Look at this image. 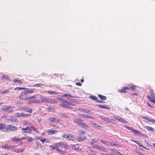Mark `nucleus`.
I'll list each match as a JSON object with an SVG mask.
<instances>
[{"label": "nucleus", "mask_w": 155, "mask_h": 155, "mask_svg": "<svg viewBox=\"0 0 155 155\" xmlns=\"http://www.w3.org/2000/svg\"><path fill=\"white\" fill-rule=\"evenodd\" d=\"M59 101L61 102L60 104V106L64 108L70 107V106L71 105V104L67 101L65 100L63 98H59L58 99Z\"/></svg>", "instance_id": "obj_1"}, {"label": "nucleus", "mask_w": 155, "mask_h": 155, "mask_svg": "<svg viewBox=\"0 0 155 155\" xmlns=\"http://www.w3.org/2000/svg\"><path fill=\"white\" fill-rule=\"evenodd\" d=\"M14 108V107L12 106L5 105L2 107V109L5 112L11 113L13 112L12 109Z\"/></svg>", "instance_id": "obj_2"}, {"label": "nucleus", "mask_w": 155, "mask_h": 155, "mask_svg": "<svg viewBox=\"0 0 155 155\" xmlns=\"http://www.w3.org/2000/svg\"><path fill=\"white\" fill-rule=\"evenodd\" d=\"M17 127L15 126L11 125H8L5 127V130H3V131H15L17 130Z\"/></svg>", "instance_id": "obj_3"}, {"label": "nucleus", "mask_w": 155, "mask_h": 155, "mask_svg": "<svg viewBox=\"0 0 155 155\" xmlns=\"http://www.w3.org/2000/svg\"><path fill=\"white\" fill-rule=\"evenodd\" d=\"M63 138H65L68 140H71L73 141L74 140V137L72 135L68 134H64L62 136Z\"/></svg>", "instance_id": "obj_4"}, {"label": "nucleus", "mask_w": 155, "mask_h": 155, "mask_svg": "<svg viewBox=\"0 0 155 155\" xmlns=\"http://www.w3.org/2000/svg\"><path fill=\"white\" fill-rule=\"evenodd\" d=\"M114 119L118 120L119 122L124 123H127V120H125L124 119L118 116H115Z\"/></svg>", "instance_id": "obj_5"}, {"label": "nucleus", "mask_w": 155, "mask_h": 155, "mask_svg": "<svg viewBox=\"0 0 155 155\" xmlns=\"http://www.w3.org/2000/svg\"><path fill=\"white\" fill-rule=\"evenodd\" d=\"M39 98L42 100V103H48L50 98H48L46 97H43L42 96H41L39 97Z\"/></svg>", "instance_id": "obj_6"}, {"label": "nucleus", "mask_w": 155, "mask_h": 155, "mask_svg": "<svg viewBox=\"0 0 155 155\" xmlns=\"http://www.w3.org/2000/svg\"><path fill=\"white\" fill-rule=\"evenodd\" d=\"M130 89V87H123L122 89H119L118 90L119 92L120 93H126L127 92V90Z\"/></svg>", "instance_id": "obj_7"}, {"label": "nucleus", "mask_w": 155, "mask_h": 155, "mask_svg": "<svg viewBox=\"0 0 155 155\" xmlns=\"http://www.w3.org/2000/svg\"><path fill=\"white\" fill-rule=\"evenodd\" d=\"M25 90L24 91V94H26L27 93H32L34 92V89H32L25 88Z\"/></svg>", "instance_id": "obj_8"}, {"label": "nucleus", "mask_w": 155, "mask_h": 155, "mask_svg": "<svg viewBox=\"0 0 155 155\" xmlns=\"http://www.w3.org/2000/svg\"><path fill=\"white\" fill-rule=\"evenodd\" d=\"M73 122L78 124L80 126L82 125V123H83V121L80 119H75L73 121Z\"/></svg>", "instance_id": "obj_9"}, {"label": "nucleus", "mask_w": 155, "mask_h": 155, "mask_svg": "<svg viewBox=\"0 0 155 155\" xmlns=\"http://www.w3.org/2000/svg\"><path fill=\"white\" fill-rule=\"evenodd\" d=\"M97 106L99 107L102 108V109H105L107 110H109L110 109V107L105 104H97Z\"/></svg>", "instance_id": "obj_10"}, {"label": "nucleus", "mask_w": 155, "mask_h": 155, "mask_svg": "<svg viewBox=\"0 0 155 155\" xmlns=\"http://www.w3.org/2000/svg\"><path fill=\"white\" fill-rule=\"evenodd\" d=\"M26 137H23L22 138H16V137H14L11 138L12 141H21L23 139H25Z\"/></svg>", "instance_id": "obj_11"}, {"label": "nucleus", "mask_w": 155, "mask_h": 155, "mask_svg": "<svg viewBox=\"0 0 155 155\" xmlns=\"http://www.w3.org/2000/svg\"><path fill=\"white\" fill-rule=\"evenodd\" d=\"M58 131L54 130H47V132L49 134L53 135L56 134Z\"/></svg>", "instance_id": "obj_12"}, {"label": "nucleus", "mask_w": 155, "mask_h": 155, "mask_svg": "<svg viewBox=\"0 0 155 155\" xmlns=\"http://www.w3.org/2000/svg\"><path fill=\"white\" fill-rule=\"evenodd\" d=\"M62 96L64 97H66L69 100H71V101L72 100V99H71V98L70 99V97H76L75 96H73L72 95H71L70 94H65L63 95Z\"/></svg>", "instance_id": "obj_13"}, {"label": "nucleus", "mask_w": 155, "mask_h": 155, "mask_svg": "<svg viewBox=\"0 0 155 155\" xmlns=\"http://www.w3.org/2000/svg\"><path fill=\"white\" fill-rule=\"evenodd\" d=\"M49 120L52 122L58 123L60 122V120L58 119H56L54 118L50 117L49 119Z\"/></svg>", "instance_id": "obj_14"}, {"label": "nucleus", "mask_w": 155, "mask_h": 155, "mask_svg": "<svg viewBox=\"0 0 155 155\" xmlns=\"http://www.w3.org/2000/svg\"><path fill=\"white\" fill-rule=\"evenodd\" d=\"M145 127L147 130L151 131L155 133V130L153 128L149 126H145Z\"/></svg>", "instance_id": "obj_15"}, {"label": "nucleus", "mask_w": 155, "mask_h": 155, "mask_svg": "<svg viewBox=\"0 0 155 155\" xmlns=\"http://www.w3.org/2000/svg\"><path fill=\"white\" fill-rule=\"evenodd\" d=\"M50 95H57L58 94V92L57 91H47L46 92Z\"/></svg>", "instance_id": "obj_16"}, {"label": "nucleus", "mask_w": 155, "mask_h": 155, "mask_svg": "<svg viewBox=\"0 0 155 155\" xmlns=\"http://www.w3.org/2000/svg\"><path fill=\"white\" fill-rule=\"evenodd\" d=\"M27 130L28 133H29L30 134H31V130L30 127H27L25 128H22L21 130Z\"/></svg>", "instance_id": "obj_17"}, {"label": "nucleus", "mask_w": 155, "mask_h": 155, "mask_svg": "<svg viewBox=\"0 0 155 155\" xmlns=\"http://www.w3.org/2000/svg\"><path fill=\"white\" fill-rule=\"evenodd\" d=\"M132 132L134 134H137L139 135H142V133L139 132L138 130L134 129L132 131Z\"/></svg>", "instance_id": "obj_18"}, {"label": "nucleus", "mask_w": 155, "mask_h": 155, "mask_svg": "<svg viewBox=\"0 0 155 155\" xmlns=\"http://www.w3.org/2000/svg\"><path fill=\"white\" fill-rule=\"evenodd\" d=\"M72 148L76 150H80V147L78 144L74 145L73 146Z\"/></svg>", "instance_id": "obj_19"}, {"label": "nucleus", "mask_w": 155, "mask_h": 155, "mask_svg": "<svg viewBox=\"0 0 155 155\" xmlns=\"http://www.w3.org/2000/svg\"><path fill=\"white\" fill-rule=\"evenodd\" d=\"M99 150L101 151L107 152L108 150L103 147L100 146Z\"/></svg>", "instance_id": "obj_20"}, {"label": "nucleus", "mask_w": 155, "mask_h": 155, "mask_svg": "<svg viewBox=\"0 0 155 155\" xmlns=\"http://www.w3.org/2000/svg\"><path fill=\"white\" fill-rule=\"evenodd\" d=\"M100 140L99 138H95L92 140L91 143V145H93L94 143L98 142Z\"/></svg>", "instance_id": "obj_21"}, {"label": "nucleus", "mask_w": 155, "mask_h": 155, "mask_svg": "<svg viewBox=\"0 0 155 155\" xmlns=\"http://www.w3.org/2000/svg\"><path fill=\"white\" fill-rule=\"evenodd\" d=\"M25 148H22L20 149H14L13 151H14L16 153H19L20 152H23V151L24 150Z\"/></svg>", "instance_id": "obj_22"}, {"label": "nucleus", "mask_w": 155, "mask_h": 155, "mask_svg": "<svg viewBox=\"0 0 155 155\" xmlns=\"http://www.w3.org/2000/svg\"><path fill=\"white\" fill-rule=\"evenodd\" d=\"M80 109L81 110V111L86 113H89L91 112V110H87L86 109L81 108Z\"/></svg>", "instance_id": "obj_23"}, {"label": "nucleus", "mask_w": 155, "mask_h": 155, "mask_svg": "<svg viewBox=\"0 0 155 155\" xmlns=\"http://www.w3.org/2000/svg\"><path fill=\"white\" fill-rule=\"evenodd\" d=\"M81 126L83 127L84 128L87 130L89 128V127L86 124L83 122L82 123V125Z\"/></svg>", "instance_id": "obj_24"}, {"label": "nucleus", "mask_w": 155, "mask_h": 155, "mask_svg": "<svg viewBox=\"0 0 155 155\" xmlns=\"http://www.w3.org/2000/svg\"><path fill=\"white\" fill-rule=\"evenodd\" d=\"M90 124L91 127H93L95 128L100 127V126L98 125V124L96 123H93L91 122Z\"/></svg>", "instance_id": "obj_25"}, {"label": "nucleus", "mask_w": 155, "mask_h": 155, "mask_svg": "<svg viewBox=\"0 0 155 155\" xmlns=\"http://www.w3.org/2000/svg\"><path fill=\"white\" fill-rule=\"evenodd\" d=\"M62 148H65V149H68L69 147V146L65 143H62L61 146Z\"/></svg>", "instance_id": "obj_26"}, {"label": "nucleus", "mask_w": 155, "mask_h": 155, "mask_svg": "<svg viewBox=\"0 0 155 155\" xmlns=\"http://www.w3.org/2000/svg\"><path fill=\"white\" fill-rule=\"evenodd\" d=\"M23 110L29 113L30 114L32 112V110L30 108H23Z\"/></svg>", "instance_id": "obj_27"}, {"label": "nucleus", "mask_w": 155, "mask_h": 155, "mask_svg": "<svg viewBox=\"0 0 155 155\" xmlns=\"http://www.w3.org/2000/svg\"><path fill=\"white\" fill-rule=\"evenodd\" d=\"M142 118L143 119H145L146 120H147L148 121L151 122H153L155 123V120H153V119H149L148 117H145L144 116H143Z\"/></svg>", "instance_id": "obj_28"}, {"label": "nucleus", "mask_w": 155, "mask_h": 155, "mask_svg": "<svg viewBox=\"0 0 155 155\" xmlns=\"http://www.w3.org/2000/svg\"><path fill=\"white\" fill-rule=\"evenodd\" d=\"M101 142L106 145H109V142L105 140H101Z\"/></svg>", "instance_id": "obj_29"}, {"label": "nucleus", "mask_w": 155, "mask_h": 155, "mask_svg": "<svg viewBox=\"0 0 155 155\" xmlns=\"http://www.w3.org/2000/svg\"><path fill=\"white\" fill-rule=\"evenodd\" d=\"M87 139V137H79L77 139V140L79 142H81L82 141Z\"/></svg>", "instance_id": "obj_30"}, {"label": "nucleus", "mask_w": 155, "mask_h": 155, "mask_svg": "<svg viewBox=\"0 0 155 155\" xmlns=\"http://www.w3.org/2000/svg\"><path fill=\"white\" fill-rule=\"evenodd\" d=\"M23 115V113H16L15 114V116L16 117H22V115Z\"/></svg>", "instance_id": "obj_31"}, {"label": "nucleus", "mask_w": 155, "mask_h": 155, "mask_svg": "<svg viewBox=\"0 0 155 155\" xmlns=\"http://www.w3.org/2000/svg\"><path fill=\"white\" fill-rule=\"evenodd\" d=\"M89 98L95 101H96L97 100V97L93 95L90 96H89Z\"/></svg>", "instance_id": "obj_32"}, {"label": "nucleus", "mask_w": 155, "mask_h": 155, "mask_svg": "<svg viewBox=\"0 0 155 155\" xmlns=\"http://www.w3.org/2000/svg\"><path fill=\"white\" fill-rule=\"evenodd\" d=\"M147 97L150 101L155 104V100L154 99L152 98L149 95H147Z\"/></svg>", "instance_id": "obj_33"}, {"label": "nucleus", "mask_w": 155, "mask_h": 155, "mask_svg": "<svg viewBox=\"0 0 155 155\" xmlns=\"http://www.w3.org/2000/svg\"><path fill=\"white\" fill-rule=\"evenodd\" d=\"M57 103V101H55L54 99H50L48 103L50 104H54Z\"/></svg>", "instance_id": "obj_34"}, {"label": "nucleus", "mask_w": 155, "mask_h": 155, "mask_svg": "<svg viewBox=\"0 0 155 155\" xmlns=\"http://www.w3.org/2000/svg\"><path fill=\"white\" fill-rule=\"evenodd\" d=\"M100 119L101 120H103L104 121H106L107 122H109L110 121V120H109V119H108L107 118L104 117H101Z\"/></svg>", "instance_id": "obj_35"}, {"label": "nucleus", "mask_w": 155, "mask_h": 155, "mask_svg": "<svg viewBox=\"0 0 155 155\" xmlns=\"http://www.w3.org/2000/svg\"><path fill=\"white\" fill-rule=\"evenodd\" d=\"M5 125L2 123H0V130H2L5 128Z\"/></svg>", "instance_id": "obj_36"}, {"label": "nucleus", "mask_w": 155, "mask_h": 155, "mask_svg": "<svg viewBox=\"0 0 155 155\" xmlns=\"http://www.w3.org/2000/svg\"><path fill=\"white\" fill-rule=\"evenodd\" d=\"M111 146H119V144L116 143L115 142H110L109 143V145Z\"/></svg>", "instance_id": "obj_37"}, {"label": "nucleus", "mask_w": 155, "mask_h": 155, "mask_svg": "<svg viewBox=\"0 0 155 155\" xmlns=\"http://www.w3.org/2000/svg\"><path fill=\"white\" fill-rule=\"evenodd\" d=\"M98 97L101 99L106 100L107 99V97L105 96H103L101 94L98 95Z\"/></svg>", "instance_id": "obj_38"}, {"label": "nucleus", "mask_w": 155, "mask_h": 155, "mask_svg": "<svg viewBox=\"0 0 155 155\" xmlns=\"http://www.w3.org/2000/svg\"><path fill=\"white\" fill-rule=\"evenodd\" d=\"M60 116L64 118H68V115L64 113L60 114Z\"/></svg>", "instance_id": "obj_39"}, {"label": "nucleus", "mask_w": 155, "mask_h": 155, "mask_svg": "<svg viewBox=\"0 0 155 155\" xmlns=\"http://www.w3.org/2000/svg\"><path fill=\"white\" fill-rule=\"evenodd\" d=\"M17 146V145H12L11 146H8V150H11L14 149Z\"/></svg>", "instance_id": "obj_40"}, {"label": "nucleus", "mask_w": 155, "mask_h": 155, "mask_svg": "<svg viewBox=\"0 0 155 155\" xmlns=\"http://www.w3.org/2000/svg\"><path fill=\"white\" fill-rule=\"evenodd\" d=\"M8 146L7 144H5L4 146H3L2 147V148H4L5 149H7V150H8Z\"/></svg>", "instance_id": "obj_41"}, {"label": "nucleus", "mask_w": 155, "mask_h": 155, "mask_svg": "<svg viewBox=\"0 0 155 155\" xmlns=\"http://www.w3.org/2000/svg\"><path fill=\"white\" fill-rule=\"evenodd\" d=\"M26 138H27V141L28 142H31L33 140V139L31 137H26Z\"/></svg>", "instance_id": "obj_42"}, {"label": "nucleus", "mask_w": 155, "mask_h": 155, "mask_svg": "<svg viewBox=\"0 0 155 155\" xmlns=\"http://www.w3.org/2000/svg\"><path fill=\"white\" fill-rule=\"evenodd\" d=\"M22 130V134L25 136L28 133V131H27V130Z\"/></svg>", "instance_id": "obj_43"}, {"label": "nucleus", "mask_w": 155, "mask_h": 155, "mask_svg": "<svg viewBox=\"0 0 155 155\" xmlns=\"http://www.w3.org/2000/svg\"><path fill=\"white\" fill-rule=\"evenodd\" d=\"M30 128H31V129L33 130L34 131H35V132L36 133H38V131L37 130L36 128H35L34 126H32L30 127Z\"/></svg>", "instance_id": "obj_44"}, {"label": "nucleus", "mask_w": 155, "mask_h": 155, "mask_svg": "<svg viewBox=\"0 0 155 155\" xmlns=\"http://www.w3.org/2000/svg\"><path fill=\"white\" fill-rule=\"evenodd\" d=\"M125 127L127 129L129 130H132L133 131V130L134 129H133L131 127H129L128 126H127L126 125H125Z\"/></svg>", "instance_id": "obj_45"}, {"label": "nucleus", "mask_w": 155, "mask_h": 155, "mask_svg": "<svg viewBox=\"0 0 155 155\" xmlns=\"http://www.w3.org/2000/svg\"><path fill=\"white\" fill-rule=\"evenodd\" d=\"M84 117H87V118H90L91 119H93V117L91 116H89L88 115H83Z\"/></svg>", "instance_id": "obj_46"}, {"label": "nucleus", "mask_w": 155, "mask_h": 155, "mask_svg": "<svg viewBox=\"0 0 155 155\" xmlns=\"http://www.w3.org/2000/svg\"><path fill=\"white\" fill-rule=\"evenodd\" d=\"M62 143L61 142H59V143H56L54 144V145H56L57 147H58L59 146H61V145L62 144Z\"/></svg>", "instance_id": "obj_47"}, {"label": "nucleus", "mask_w": 155, "mask_h": 155, "mask_svg": "<svg viewBox=\"0 0 155 155\" xmlns=\"http://www.w3.org/2000/svg\"><path fill=\"white\" fill-rule=\"evenodd\" d=\"M43 85L42 84H37L34 85V87H40L41 86H43Z\"/></svg>", "instance_id": "obj_48"}, {"label": "nucleus", "mask_w": 155, "mask_h": 155, "mask_svg": "<svg viewBox=\"0 0 155 155\" xmlns=\"http://www.w3.org/2000/svg\"><path fill=\"white\" fill-rule=\"evenodd\" d=\"M11 120L12 122H14L15 123H17L18 122V120L15 118H12V119Z\"/></svg>", "instance_id": "obj_49"}, {"label": "nucleus", "mask_w": 155, "mask_h": 155, "mask_svg": "<svg viewBox=\"0 0 155 155\" xmlns=\"http://www.w3.org/2000/svg\"><path fill=\"white\" fill-rule=\"evenodd\" d=\"M2 78V79H5L6 80H8L9 79L8 78L7 76L4 74L3 75Z\"/></svg>", "instance_id": "obj_50"}, {"label": "nucleus", "mask_w": 155, "mask_h": 155, "mask_svg": "<svg viewBox=\"0 0 155 155\" xmlns=\"http://www.w3.org/2000/svg\"><path fill=\"white\" fill-rule=\"evenodd\" d=\"M28 103L29 104L35 103V100H30L28 101Z\"/></svg>", "instance_id": "obj_51"}, {"label": "nucleus", "mask_w": 155, "mask_h": 155, "mask_svg": "<svg viewBox=\"0 0 155 155\" xmlns=\"http://www.w3.org/2000/svg\"><path fill=\"white\" fill-rule=\"evenodd\" d=\"M35 103L37 104H41L42 103V100H41V101H40L38 100H35Z\"/></svg>", "instance_id": "obj_52"}, {"label": "nucleus", "mask_w": 155, "mask_h": 155, "mask_svg": "<svg viewBox=\"0 0 155 155\" xmlns=\"http://www.w3.org/2000/svg\"><path fill=\"white\" fill-rule=\"evenodd\" d=\"M50 147H51V149L52 150H53L54 149H56L57 147L56 145H55L54 146H50Z\"/></svg>", "instance_id": "obj_53"}, {"label": "nucleus", "mask_w": 155, "mask_h": 155, "mask_svg": "<svg viewBox=\"0 0 155 155\" xmlns=\"http://www.w3.org/2000/svg\"><path fill=\"white\" fill-rule=\"evenodd\" d=\"M25 88H24L22 87H17L15 88V89H18V90H22L25 89Z\"/></svg>", "instance_id": "obj_54"}, {"label": "nucleus", "mask_w": 155, "mask_h": 155, "mask_svg": "<svg viewBox=\"0 0 155 155\" xmlns=\"http://www.w3.org/2000/svg\"><path fill=\"white\" fill-rule=\"evenodd\" d=\"M100 147V145H95V146H93V147L95 149H97L99 150V149Z\"/></svg>", "instance_id": "obj_55"}, {"label": "nucleus", "mask_w": 155, "mask_h": 155, "mask_svg": "<svg viewBox=\"0 0 155 155\" xmlns=\"http://www.w3.org/2000/svg\"><path fill=\"white\" fill-rule=\"evenodd\" d=\"M8 92V91L7 90H5L4 91H1V92L3 93V94H5L6 93H7Z\"/></svg>", "instance_id": "obj_56"}, {"label": "nucleus", "mask_w": 155, "mask_h": 155, "mask_svg": "<svg viewBox=\"0 0 155 155\" xmlns=\"http://www.w3.org/2000/svg\"><path fill=\"white\" fill-rule=\"evenodd\" d=\"M51 125L52 126L54 127V128L55 129H57L59 128V126L58 125H54L53 124H51Z\"/></svg>", "instance_id": "obj_57"}, {"label": "nucleus", "mask_w": 155, "mask_h": 155, "mask_svg": "<svg viewBox=\"0 0 155 155\" xmlns=\"http://www.w3.org/2000/svg\"><path fill=\"white\" fill-rule=\"evenodd\" d=\"M30 117V115L29 114H24L23 113V115H22V117Z\"/></svg>", "instance_id": "obj_58"}, {"label": "nucleus", "mask_w": 155, "mask_h": 155, "mask_svg": "<svg viewBox=\"0 0 155 155\" xmlns=\"http://www.w3.org/2000/svg\"><path fill=\"white\" fill-rule=\"evenodd\" d=\"M130 87V89H131L132 90H134L135 89L136 87L135 86L133 85L132 86H130V87Z\"/></svg>", "instance_id": "obj_59"}, {"label": "nucleus", "mask_w": 155, "mask_h": 155, "mask_svg": "<svg viewBox=\"0 0 155 155\" xmlns=\"http://www.w3.org/2000/svg\"><path fill=\"white\" fill-rule=\"evenodd\" d=\"M151 96L153 97L154 98H155V96L153 92H151L150 93Z\"/></svg>", "instance_id": "obj_60"}, {"label": "nucleus", "mask_w": 155, "mask_h": 155, "mask_svg": "<svg viewBox=\"0 0 155 155\" xmlns=\"http://www.w3.org/2000/svg\"><path fill=\"white\" fill-rule=\"evenodd\" d=\"M85 134V132L84 131H79V134L80 135H83V134Z\"/></svg>", "instance_id": "obj_61"}, {"label": "nucleus", "mask_w": 155, "mask_h": 155, "mask_svg": "<svg viewBox=\"0 0 155 155\" xmlns=\"http://www.w3.org/2000/svg\"><path fill=\"white\" fill-rule=\"evenodd\" d=\"M138 146L140 147H143L144 148H145V147H144L142 145V144L140 143L139 142L137 144Z\"/></svg>", "instance_id": "obj_62"}, {"label": "nucleus", "mask_w": 155, "mask_h": 155, "mask_svg": "<svg viewBox=\"0 0 155 155\" xmlns=\"http://www.w3.org/2000/svg\"><path fill=\"white\" fill-rule=\"evenodd\" d=\"M64 153V152L60 150L58 152V153L59 154H62L63 153Z\"/></svg>", "instance_id": "obj_63"}, {"label": "nucleus", "mask_w": 155, "mask_h": 155, "mask_svg": "<svg viewBox=\"0 0 155 155\" xmlns=\"http://www.w3.org/2000/svg\"><path fill=\"white\" fill-rule=\"evenodd\" d=\"M76 84L78 86H81V84L80 82L76 83Z\"/></svg>", "instance_id": "obj_64"}]
</instances>
